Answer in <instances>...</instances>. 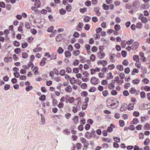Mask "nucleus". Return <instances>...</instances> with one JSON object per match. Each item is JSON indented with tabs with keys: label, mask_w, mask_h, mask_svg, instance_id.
<instances>
[{
	"label": "nucleus",
	"mask_w": 150,
	"mask_h": 150,
	"mask_svg": "<svg viewBox=\"0 0 150 150\" xmlns=\"http://www.w3.org/2000/svg\"><path fill=\"white\" fill-rule=\"evenodd\" d=\"M106 104L108 107L111 108L115 105L116 103L112 98H109L107 100Z\"/></svg>",
	"instance_id": "1"
},
{
	"label": "nucleus",
	"mask_w": 150,
	"mask_h": 150,
	"mask_svg": "<svg viewBox=\"0 0 150 150\" xmlns=\"http://www.w3.org/2000/svg\"><path fill=\"white\" fill-rule=\"evenodd\" d=\"M90 82L91 83L94 85L98 84L100 82L99 80L94 76L92 77L90 79Z\"/></svg>",
	"instance_id": "2"
},
{
	"label": "nucleus",
	"mask_w": 150,
	"mask_h": 150,
	"mask_svg": "<svg viewBox=\"0 0 150 150\" xmlns=\"http://www.w3.org/2000/svg\"><path fill=\"white\" fill-rule=\"evenodd\" d=\"M47 54L49 55L47 57V58L50 57L51 59H56L57 55L56 54L53 53L50 55L49 53L46 52L45 53V56H47Z\"/></svg>",
	"instance_id": "3"
},
{
	"label": "nucleus",
	"mask_w": 150,
	"mask_h": 150,
	"mask_svg": "<svg viewBox=\"0 0 150 150\" xmlns=\"http://www.w3.org/2000/svg\"><path fill=\"white\" fill-rule=\"evenodd\" d=\"M144 54L143 52H140L139 53V55L141 57V60L143 62H145L146 60V57L144 56Z\"/></svg>",
	"instance_id": "4"
},
{
	"label": "nucleus",
	"mask_w": 150,
	"mask_h": 150,
	"mask_svg": "<svg viewBox=\"0 0 150 150\" xmlns=\"http://www.w3.org/2000/svg\"><path fill=\"white\" fill-rule=\"evenodd\" d=\"M139 43L138 42H134L132 46V50H136L138 47Z\"/></svg>",
	"instance_id": "5"
},
{
	"label": "nucleus",
	"mask_w": 150,
	"mask_h": 150,
	"mask_svg": "<svg viewBox=\"0 0 150 150\" xmlns=\"http://www.w3.org/2000/svg\"><path fill=\"white\" fill-rule=\"evenodd\" d=\"M127 104L126 103H123L120 108V110L121 111H125L127 109Z\"/></svg>",
	"instance_id": "6"
},
{
	"label": "nucleus",
	"mask_w": 150,
	"mask_h": 150,
	"mask_svg": "<svg viewBox=\"0 0 150 150\" xmlns=\"http://www.w3.org/2000/svg\"><path fill=\"white\" fill-rule=\"evenodd\" d=\"M98 57L100 59H102L105 55V53L103 52L100 51L97 53Z\"/></svg>",
	"instance_id": "7"
},
{
	"label": "nucleus",
	"mask_w": 150,
	"mask_h": 150,
	"mask_svg": "<svg viewBox=\"0 0 150 150\" xmlns=\"http://www.w3.org/2000/svg\"><path fill=\"white\" fill-rule=\"evenodd\" d=\"M65 57L67 58H69L71 56V52L69 51H65L64 52Z\"/></svg>",
	"instance_id": "8"
},
{
	"label": "nucleus",
	"mask_w": 150,
	"mask_h": 150,
	"mask_svg": "<svg viewBox=\"0 0 150 150\" xmlns=\"http://www.w3.org/2000/svg\"><path fill=\"white\" fill-rule=\"evenodd\" d=\"M32 1H35V6L39 8L40 6V0H31Z\"/></svg>",
	"instance_id": "9"
},
{
	"label": "nucleus",
	"mask_w": 150,
	"mask_h": 150,
	"mask_svg": "<svg viewBox=\"0 0 150 150\" xmlns=\"http://www.w3.org/2000/svg\"><path fill=\"white\" fill-rule=\"evenodd\" d=\"M72 120L74 121V123L75 125H76L79 123V117L78 116H75L73 118Z\"/></svg>",
	"instance_id": "10"
},
{
	"label": "nucleus",
	"mask_w": 150,
	"mask_h": 150,
	"mask_svg": "<svg viewBox=\"0 0 150 150\" xmlns=\"http://www.w3.org/2000/svg\"><path fill=\"white\" fill-rule=\"evenodd\" d=\"M116 55L115 54H110L109 59L113 63L114 62L115 60H114V58L116 57Z\"/></svg>",
	"instance_id": "11"
},
{
	"label": "nucleus",
	"mask_w": 150,
	"mask_h": 150,
	"mask_svg": "<svg viewBox=\"0 0 150 150\" xmlns=\"http://www.w3.org/2000/svg\"><path fill=\"white\" fill-rule=\"evenodd\" d=\"M65 91L67 93H70L72 91V88L71 86L68 85L65 88Z\"/></svg>",
	"instance_id": "12"
},
{
	"label": "nucleus",
	"mask_w": 150,
	"mask_h": 150,
	"mask_svg": "<svg viewBox=\"0 0 150 150\" xmlns=\"http://www.w3.org/2000/svg\"><path fill=\"white\" fill-rule=\"evenodd\" d=\"M133 59L134 61L137 62H139L140 61L139 57L137 55H134L133 57Z\"/></svg>",
	"instance_id": "13"
},
{
	"label": "nucleus",
	"mask_w": 150,
	"mask_h": 150,
	"mask_svg": "<svg viewBox=\"0 0 150 150\" xmlns=\"http://www.w3.org/2000/svg\"><path fill=\"white\" fill-rule=\"evenodd\" d=\"M135 103H130L128 106V109L129 110H133L134 108Z\"/></svg>",
	"instance_id": "14"
},
{
	"label": "nucleus",
	"mask_w": 150,
	"mask_h": 150,
	"mask_svg": "<svg viewBox=\"0 0 150 150\" xmlns=\"http://www.w3.org/2000/svg\"><path fill=\"white\" fill-rule=\"evenodd\" d=\"M47 60V59L46 58H43L40 63V65L41 66H44L46 63V61Z\"/></svg>",
	"instance_id": "15"
},
{
	"label": "nucleus",
	"mask_w": 150,
	"mask_h": 150,
	"mask_svg": "<svg viewBox=\"0 0 150 150\" xmlns=\"http://www.w3.org/2000/svg\"><path fill=\"white\" fill-rule=\"evenodd\" d=\"M100 8L99 7H95L94 8V11L97 14L98 16H100L101 14L100 12H99Z\"/></svg>",
	"instance_id": "16"
},
{
	"label": "nucleus",
	"mask_w": 150,
	"mask_h": 150,
	"mask_svg": "<svg viewBox=\"0 0 150 150\" xmlns=\"http://www.w3.org/2000/svg\"><path fill=\"white\" fill-rule=\"evenodd\" d=\"M85 137L88 139H90L92 137L91 134L90 132H87L85 133Z\"/></svg>",
	"instance_id": "17"
},
{
	"label": "nucleus",
	"mask_w": 150,
	"mask_h": 150,
	"mask_svg": "<svg viewBox=\"0 0 150 150\" xmlns=\"http://www.w3.org/2000/svg\"><path fill=\"white\" fill-rule=\"evenodd\" d=\"M116 68L117 70H118L120 71H122L124 69V67L121 64L117 65L116 66Z\"/></svg>",
	"instance_id": "18"
},
{
	"label": "nucleus",
	"mask_w": 150,
	"mask_h": 150,
	"mask_svg": "<svg viewBox=\"0 0 150 150\" xmlns=\"http://www.w3.org/2000/svg\"><path fill=\"white\" fill-rule=\"evenodd\" d=\"M62 40V36L61 34L58 35L56 37V40L57 42H60Z\"/></svg>",
	"instance_id": "19"
},
{
	"label": "nucleus",
	"mask_w": 150,
	"mask_h": 150,
	"mask_svg": "<svg viewBox=\"0 0 150 150\" xmlns=\"http://www.w3.org/2000/svg\"><path fill=\"white\" fill-rule=\"evenodd\" d=\"M141 89L142 90L143 89L146 91H150V87L146 86H142V87Z\"/></svg>",
	"instance_id": "20"
},
{
	"label": "nucleus",
	"mask_w": 150,
	"mask_h": 150,
	"mask_svg": "<svg viewBox=\"0 0 150 150\" xmlns=\"http://www.w3.org/2000/svg\"><path fill=\"white\" fill-rule=\"evenodd\" d=\"M69 80L70 83L72 85H74L76 83V80L74 77L70 78Z\"/></svg>",
	"instance_id": "21"
},
{
	"label": "nucleus",
	"mask_w": 150,
	"mask_h": 150,
	"mask_svg": "<svg viewBox=\"0 0 150 150\" xmlns=\"http://www.w3.org/2000/svg\"><path fill=\"white\" fill-rule=\"evenodd\" d=\"M139 122V121L137 118H135L133 119L131 124L136 125Z\"/></svg>",
	"instance_id": "22"
},
{
	"label": "nucleus",
	"mask_w": 150,
	"mask_h": 150,
	"mask_svg": "<svg viewBox=\"0 0 150 150\" xmlns=\"http://www.w3.org/2000/svg\"><path fill=\"white\" fill-rule=\"evenodd\" d=\"M139 82L140 80L138 78H136V79L133 80L132 81V82L134 84L137 85L139 83Z\"/></svg>",
	"instance_id": "23"
},
{
	"label": "nucleus",
	"mask_w": 150,
	"mask_h": 150,
	"mask_svg": "<svg viewBox=\"0 0 150 150\" xmlns=\"http://www.w3.org/2000/svg\"><path fill=\"white\" fill-rule=\"evenodd\" d=\"M71 5L70 4H68L66 7V9L68 12H69L71 11Z\"/></svg>",
	"instance_id": "24"
},
{
	"label": "nucleus",
	"mask_w": 150,
	"mask_h": 150,
	"mask_svg": "<svg viewBox=\"0 0 150 150\" xmlns=\"http://www.w3.org/2000/svg\"><path fill=\"white\" fill-rule=\"evenodd\" d=\"M42 49V48L40 47H37L34 49L33 51L34 52H37L41 51Z\"/></svg>",
	"instance_id": "25"
},
{
	"label": "nucleus",
	"mask_w": 150,
	"mask_h": 150,
	"mask_svg": "<svg viewBox=\"0 0 150 150\" xmlns=\"http://www.w3.org/2000/svg\"><path fill=\"white\" fill-rule=\"evenodd\" d=\"M108 87L109 89L112 90L114 88L115 86L112 83H110L108 84Z\"/></svg>",
	"instance_id": "26"
},
{
	"label": "nucleus",
	"mask_w": 150,
	"mask_h": 150,
	"mask_svg": "<svg viewBox=\"0 0 150 150\" xmlns=\"http://www.w3.org/2000/svg\"><path fill=\"white\" fill-rule=\"evenodd\" d=\"M139 71L138 69L134 68L132 72V74L133 75H134L135 73H138L139 72Z\"/></svg>",
	"instance_id": "27"
},
{
	"label": "nucleus",
	"mask_w": 150,
	"mask_h": 150,
	"mask_svg": "<svg viewBox=\"0 0 150 150\" xmlns=\"http://www.w3.org/2000/svg\"><path fill=\"white\" fill-rule=\"evenodd\" d=\"M119 80L120 79L119 77L117 76H116L114 78V80H112V83H113V82L114 81L118 83L119 82Z\"/></svg>",
	"instance_id": "28"
},
{
	"label": "nucleus",
	"mask_w": 150,
	"mask_h": 150,
	"mask_svg": "<svg viewBox=\"0 0 150 150\" xmlns=\"http://www.w3.org/2000/svg\"><path fill=\"white\" fill-rule=\"evenodd\" d=\"M107 79H113V76L112 75L111 72H110L107 74Z\"/></svg>",
	"instance_id": "29"
},
{
	"label": "nucleus",
	"mask_w": 150,
	"mask_h": 150,
	"mask_svg": "<svg viewBox=\"0 0 150 150\" xmlns=\"http://www.w3.org/2000/svg\"><path fill=\"white\" fill-rule=\"evenodd\" d=\"M150 143V140L149 138H146L144 141V144L145 145L147 146Z\"/></svg>",
	"instance_id": "30"
},
{
	"label": "nucleus",
	"mask_w": 150,
	"mask_h": 150,
	"mask_svg": "<svg viewBox=\"0 0 150 150\" xmlns=\"http://www.w3.org/2000/svg\"><path fill=\"white\" fill-rule=\"evenodd\" d=\"M91 19V18L88 16H85L83 18L84 21L85 22H89L90 20Z\"/></svg>",
	"instance_id": "31"
},
{
	"label": "nucleus",
	"mask_w": 150,
	"mask_h": 150,
	"mask_svg": "<svg viewBox=\"0 0 150 150\" xmlns=\"http://www.w3.org/2000/svg\"><path fill=\"white\" fill-rule=\"evenodd\" d=\"M103 63H105V65H106L107 63V62L106 61L103 60L102 61H101L100 60H99L97 64L98 65L102 64L103 66H104V65L103 64Z\"/></svg>",
	"instance_id": "32"
},
{
	"label": "nucleus",
	"mask_w": 150,
	"mask_h": 150,
	"mask_svg": "<svg viewBox=\"0 0 150 150\" xmlns=\"http://www.w3.org/2000/svg\"><path fill=\"white\" fill-rule=\"evenodd\" d=\"M142 21L143 23H146L148 22L147 18L146 17H142L141 18Z\"/></svg>",
	"instance_id": "33"
},
{
	"label": "nucleus",
	"mask_w": 150,
	"mask_h": 150,
	"mask_svg": "<svg viewBox=\"0 0 150 150\" xmlns=\"http://www.w3.org/2000/svg\"><path fill=\"white\" fill-rule=\"evenodd\" d=\"M127 44V42H126L125 40H123L122 41L121 44L122 47V48L125 47L126 46Z\"/></svg>",
	"instance_id": "34"
},
{
	"label": "nucleus",
	"mask_w": 150,
	"mask_h": 150,
	"mask_svg": "<svg viewBox=\"0 0 150 150\" xmlns=\"http://www.w3.org/2000/svg\"><path fill=\"white\" fill-rule=\"evenodd\" d=\"M74 100V98L73 97H70L68 100V102L70 103H73Z\"/></svg>",
	"instance_id": "35"
},
{
	"label": "nucleus",
	"mask_w": 150,
	"mask_h": 150,
	"mask_svg": "<svg viewBox=\"0 0 150 150\" xmlns=\"http://www.w3.org/2000/svg\"><path fill=\"white\" fill-rule=\"evenodd\" d=\"M38 67H35L34 68V69H33V71L34 72V74L35 75L38 74H39V72L38 71Z\"/></svg>",
	"instance_id": "36"
},
{
	"label": "nucleus",
	"mask_w": 150,
	"mask_h": 150,
	"mask_svg": "<svg viewBox=\"0 0 150 150\" xmlns=\"http://www.w3.org/2000/svg\"><path fill=\"white\" fill-rule=\"evenodd\" d=\"M64 105L63 103L60 102L59 103V104L57 105V106L59 108L62 109L64 108Z\"/></svg>",
	"instance_id": "37"
},
{
	"label": "nucleus",
	"mask_w": 150,
	"mask_h": 150,
	"mask_svg": "<svg viewBox=\"0 0 150 150\" xmlns=\"http://www.w3.org/2000/svg\"><path fill=\"white\" fill-rule=\"evenodd\" d=\"M87 11V8H81L79 9V11L81 13H83L86 12Z\"/></svg>",
	"instance_id": "38"
},
{
	"label": "nucleus",
	"mask_w": 150,
	"mask_h": 150,
	"mask_svg": "<svg viewBox=\"0 0 150 150\" xmlns=\"http://www.w3.org/2000/svg\"><path fill=\"white\" fill-rule=\"evenodd\" d=\"M57 52L59 54H61L63 53L64 50L62 47H60L57 50Z\"/></svg>",
	"instance_id": "39"
},
{
	"label": "nucleus",
	"mask_w": 150,
	"mask_h": 150,
	"mask_svg": "<svg viewBox=\"0 0 150 150\" xmlns=\"http://www.w3.org/2000/svg\"><path fill=\"white\" fill-rule=\"evenodd\" d=\"M135 65L136 67L139 69L141 67V64L140 62L138 63L137 62L135 63Z\"/></svg>",
	"instance_id": "40"
},
{
	"label": "nucleus",
	"mask_w": 150,
	"mask_h": 150,
	"mask_svg": "<svg viewBox=\"0 0 150 150\" xmlns=\"http://www.w3.org/2000/svg\"><path fill=\"white\" fill-rule=\"evenodd\" d=\"M85 47L86 48V50L88 52H89V53H91V52L90 51H88L89 50H90V48H91V46L89 44H86L85 45Z\"/></svg>",
	"instance_id": "41"
},
{
	"label": "nucleus",
	"mask_w": 150,
	"mask_h": 150,
	"mask_svg": "<svg viewBox=\"0 0 150 150\" xmlns=\"http://www.w3.org/2000/svg\"><path fill=\"white\" fill-rule=\"evenodd\" d=\"M80 53V51L79 50H77L73 52V54L75 56H77Z\"/></svg>",
	"instance_id": "42"
},
{
	"label": "nucleus",
	"mask_w": 150,
	"mask_h": 150,
	"mask_svg": "<svg viewBox=\"0 0 150 150\" xmlns=\"http://www.w3.org/2000/svg\"><path fill=\"white\" fill-rule=\"evenodd\" d=\"M89 145V144L88 142L85 144H83V150H86L88 149V146Z\"/></svg>",
	"instance_id": "43"
},
{
	"label": "nucleus",
	"mask_w": 150,
	"mask_h": 150,
	"mask_svg": "<svg viewBox=\"0 0 150 150\" xmlns=\"http://www.w3.org/2000/svg\"><path fill=\"white\" fill-rule=\"evenodd\" d=\"M121 27L120 25L116 24L114 26V28L116 30L118 31L120 29Z\"/></svg>",
	"instance_id": "44"
},
{
	"label": "nucleus",
	"mask_w": 150,
	"mask_h": 150,
	"mask_svg": "<svg viewBox=\"0 0 150 150\" xmlns=\"http://www.w3.org/2000/svg\"><path fill=\"white\" fill-rule=\"evenodd\" d=\"M25 27L28 29H31L30 26L28 22H26L25 23Z\"/></svg>",
	"instance_id": "45"
},
{
	"label": "nucleus",
	"mask_w": 150,
	"mask_h": 150,
	"mask_svg": "<svg viewBox=\"0 0 150 150\" xmlns=\"http://www.w3.org/2000/svg\"><path fill=\"white\" fill-rule=\"evenodd\" d=\"M136 25L137 28L139 29H141L142 26V25L141 22L137 23Z\"/></svg>",
	"instance_id": "46"
},
{
	"label": "nucleus",
	"mask_w": 150,
	"mask_h": 150,
	"mask_svg": "<svg viewBox=\"0 0 150 150\" xmlns=\"http://www.w3.org/2000/svg\"><path fill=\"white\" fill-rule=\"evenodd\" d=\"M127 52L125 50H122L121 52V54L123 57H125L127 56Z\"/></svg>",
	"instance_id": "47"
},
{
	"label": "nucleus",
	"mask_w": 150,
	"mask_h": 150,
	"mask_svg": "<svg viewBox=\"0 0 150 150\" xmlns=\"http://www.w3.org/2000/svg\"><path fill=\"white\" fill-rule=\"evenodd\" d=\"M81 86L82 88L83 89H85L87 88V85L86 83H84L81 84Z\"/></svg>",
	"instance_id": "48"
},
{
	"label": "nucleus",
	"mask_w": 150,
	"mask_h": 150,
	"mask_svg": "<svg viewBox=\"0 0 150 150\" xmlns=\"http://www.w3.org/2000/svg\"><path fill=\"white\" fill-rule=\"evenodd\" d=\"M13 45L16 47H19L20 45V43L19 42L16 41H14L13 42Z\"/></svg>",
	"instance_id": "49"
},
{
	"label": "nucleus",
	"mask_w": 150,
	"mask_h": 150,
	"mask_svg": "<svg viewBox=\"0 0 150 150\" xmlns=\"http://www.w3.org/2000/svg\"><path fill=\"white\" fill-rule=\"evenodd\" d=\"M141 97L143 99L144 98L146 97V95L145 93L143 91H142L140 93Z\"/></svg>",
	"instance_id": "50"
},
{
	"label": "nucleus",
	"mask_w": 150,
	"mask_h": 150,
	"mask_svg": "<svg viewBox=\"0 0 150 150\" xmlns=\"http://www.w3.org/2000/svg\"><path fill=\"white\" fill-rule=\"evenodd\" d=\"M103 9L105 10H108L109 8V6L105 4H103L102 5Z\"/></svg>",
	"instance_id": "51"
},
{
	"label": "nucleus",
	"mask_w": 150,
	"mask_h": 150,
	"mask_svg": "<svg viewBox=\"0 0 150 150\" xmlns=\"http://www.w3.org/2000/svg\"><path fill=\"white\" fill-rule=\"evenodd\" d=\"M120 125L121 127H123L125 125V122L123 120H120L119 122Z\"/></svg>",
	"instance_id": "52"
},
{
	"label": "nucleus",
	"mask_w": 150,
	"mask_h": 150,
	"mask_svg": "<svg viewBox=\"0 0 150 150\" xmlns=\"http://www.w3.org/2000/svg\"><path fill=\"white\" fill-rule=\"evenodd\" d=\"M129 91L130 93L132 94H134L136 93V90L134 88H132L131 89H130Z\"/></svg>",
	"instance_id": "53"
},
{
	"label": "nucleus",
	"mask_w": 150,
	"mask_h": 150,
	"mask_svg": "<svg viewBox=\"0 0 150 150\" xmlns=\"http://www.w3.org/2000/svg\"><path fill=\"white\" fill-rule=\"evenodd\" d=\"M81 96L84 97L88 95V93L86 91H83L81 93Z\"/></svg>",
	"instance_id": "54"
},
{
	"label": "nucleus",
	"mask_w": 150,
	"mask_h": 150,
	"mask_svg": "<svg viewBox=\"0 0 150 150\" xmlns=\"http://www.w3.org/2000/svg\"><path fill=\"white\" fill-rule=\"evenodd\" d=\"M65 71L64 70L62 69L60 71L59 74L61 76H63L65 75Z\"/></svg>",
	"instance_id": "55"
},
{
	"label": "nucleus",
	"mask_w": 150,
	"mask_h": 150,
	"mask_svg": "<svg viewBox=\"0 0 150 150\" xmlns=\"http://www.w3.org/2000/svg\"><path fill=\"white\" fill-rule=\"evenodd\" d=\"M57 103L58 101L56 99H54L52 101V105L53 106H55L57 104Z\"/></svg>",
	"instance_id": "56"
},
{
	"label": "nucleus",
	"mask_w": 150,
	"mask_h": 150,
	"mask_svg": "<svg viewBox=\"0 0 150 150\" xmlns=\"http://www.w3.org/2000/svg\"><path fill=\"white\" fill-rule=\"evenodd\" d=\"M142 82L144 83V84H147L149 83V81L147 79L145 78L142 80Z\"/></svg>",
	"instance_id": "57"
},
{
	"label": "nucleus",
	"mask_w": 150,
	"mask_h": 150,
	"mask_svg": "<svg viewBox=\"0 0 150 150\" xmlns=\"http://www.w3.org/2000/svg\"><path fill=\"white\" fill-rule=\"evenodd\" d=\"M59 13L61 15H63L65 14L66 13V10L63 8H62L60 9L59 11Z\"/></svg>",
	"instance_id": "58"
},
{
	"label": "nucleus",
	"mask_w": 150,
	"mask_h": 150,
	"mask_svg": "<svg viewBox=\"0 0 150 150\" xmlns=\"http://www.w3.org/2000/svg\"><path fill=\"white\" fill-rule=\"evenodd\" d=\"M6 9L8 10L9 11L11 9L12 6L10 4H6Z\"/></svg>",
	"instance_id": "59"
},
{
	"label": "nucleus",
	"mask_w": 150,
	"mask_h": 150,
	"mask_svg": "<svg viewBox=\"0 0 150 150\" xmlns=\"http://www.w3.org/2000/svg\"><path fill=\"white\" fill-rule=\"evenodd\" d=\"M21 49L19 48H18L15 49L14 50V52L16 54H18L20 52H21Z\"/></svg>",
	"instance_id": "60"
},
{
	"label": "nucleus",
	"mask_w": 150,
	"mask_h": 150,
	"mask_svg": "<svg viewBox=\"0 0 150 150\" xmlns=\"http://www.w3.org/2000/svg\"><path fill=\"white\" fill-rule=\"evenodd\" d=\"M102 94L104 97H106L108 95V92L107 90H105L103 91Z\"/></svg>",
	"instance_id": "61"
},
{
	"label": "nucleus",
	"mask_w": 150,
	"mask_h": 150,
	"mask_svg": "<svg viewBox=\"0 0 150 150\" xmlns=\"http://www.w3.org/2000/svg\"><path fill=\"white\" fill-rule=\"evenodd\" d=\"M115 67V66L114 64H112L108 65V68L109 70H112L114 69Z\"/></svg>",
	"instance_id": "62"
},
{
	"label": "nucleus",
	"mask_w": 150,
	"mask_h": 150,
	"mask_svg": "<svg viewBox=\"0 0 150 150\" xmlns=\"http://www.w3.org/2000/svg\"><path fill=\"white\" fill-rule=\"evenodd\" d=\"M134 40L133 39H130L127 42V44L128 45H130L132 44L134 42Z\"/></svg>",
	"instance_id": "63"
},
{
	"label": "nucleus",
	"mask_w": 150,
	"mask_h": 150,
	"mask_svg": "<svg viewBox=\"0 0 150 150\" xmlns=\"http://www.w3.org/2000/svg\"><path fill=\"white\" fill-rule=\"evenodd\" d=\"M95 59L96 57L95 55L93 54H92L90 57V59L91 60L92 62H93L95 60Z\"/></svg>",
	"instance_id": "64"
}]
</instances>
